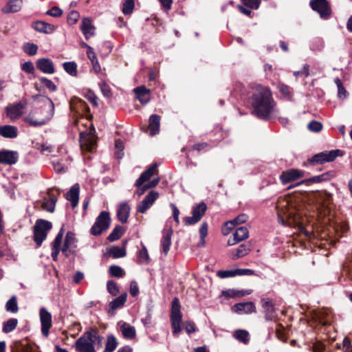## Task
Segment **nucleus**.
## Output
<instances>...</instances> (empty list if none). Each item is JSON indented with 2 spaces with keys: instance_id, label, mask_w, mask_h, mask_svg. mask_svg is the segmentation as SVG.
Listing matches in <instances>:
<instances>
[{
  "instance_id": "25",
  "label": "nucleus",
  "mask_w": 352,
  "mask_h": 352,
  "mask_svg": "<svg viewBox=\"0 0 352 352\" xmlns=\"http://www.w3.org/2000/svg\"><path fill=\"white\" fill-rule=\"evenodd\" d=\"M80 186L78 184H74L66 194V199L71 201L72 207L75 208L78 203Z\"/></svg>"
},
{
  "instance_id": "62",
  "label": "nucleus",
  "mask_w": 352,
  "mask_h": 352,
  "mask_svg": "<svg viewBox=\"0 0 352 352\" xmlns=\"http://www.w3.org/2000/svg\"><path fill=\"white\" fill-rule=\"evenodd\" d=\"M327 314L325 311H320L316 314V317L318 318L319 322L324 326L329 325L330 324L329 320H324V316Z\"/></svg>"
},
{
  "instance_id": "42",
  "label": "nucleus",
  "mask_w": 352,
  "mask_h": 352,
  "mask_svg": "<svg viewBox=\"0 0 352 352\" xmlns=\"http://www.w3.org/2000/svg\"><path fill=\"white\" fill-rule=\"evenodd\" d=\"M63 68L65 71L72 76H77V65L74 62L64 63Z\"/></svg>"
},
{
  "instance_id": "38",
  "label": "nucleus",
  "mask_w": 352,
  "mask_h": 352,
  "mask_svg": "<svg viewBox=\"0 0 352 352\" xmlns=\"http://www.w3.org/2000/svg\"><path fill=\"white\" fill-rule=\"evenodd\" d=\"M18 320L16 318H10L3 323V331L6 333H10L16 329Z\"/></svg>"
},
{
  "instance_id": "27",
  "label": "nucleus",
  "mask_w": 352,
  "mask_h": 352,
  "mask_svg": "<svg viewBox=\"0 0 352 352\" xmlns=\"http://www.w3.org/2000/svg\"><path fill=\"white\" fill-rule=\"evenodd\" d=\"M80 29L86 39H88L94 34V27L89 19H84L82 21Z\"/></svg>"
},
{
  "instance_id": "55",
  "label": "nucleus",
  "mask_w": 352,
  "mask_h": 352,
  "mask_svg": "<svg viewBox=\"0 0 352 352\" xmlns=\"http://www.w3.org/2000/svg\"><path fill=\"white\" fill-rule=\"evenodd\" d=\"M338 348L342 349L344 352H352V346L351 341L348 338H344L342 345H338Z\"/></svg>"
},
{
  "instance_id": "48",
  "label": "nucleus",
  "mask_w": 352,
  "mask_h": 352,
  "mask_svg": "<svg viewBox=\"0 0 352 352\" xmlns=\"http://www.w3.org/2000/svg\"><path fill=\"white\" fill-rule=\"evenodd\" d=\"M109 273L111 276L121 278L124 275L123 270L118 265H111L109 267Z\"/></svg>"
},
{
  "instance_id": "7",
  "label": "nucleus",
  "mask_w": 352,
  "mask_h": 352,
  "mask_svg": "<svg viewBox=\"0 0 352 352\" xmlns=\"http://www.w3.org/2000/svg\"><path fill=\"white\" fill-rule=\"evenodd\" d=\"M207 209L206 204L204 202H201L195 208H193L192 217H186L184 219V221L188 226L197 223L201 220Z\"/></svg>"
},
{
  "instance_id": "51",
  "label": "nucleus",
  "mask_w": 352,
  "mask_h": 352,
  "mask_svg": "<svg viewBox=\"0 0 352 352\" xmlns=\"http://www.w3.org/2000/svg\"><path fill=\"white\" fill-rule=\"evenodd\" d=\"M199 234L201 236V241L199 245H204L205 243V238L208 234V224L206 222L202 223L199 228Z\"/></svg>"
},
{
  "instance_id": "63",
  "label": "nucleus",
  "mask_w": 352,
  "mask_h": 352,
  "mask_svg": "<svg viewBox=\"0 0 352 352\" xmlns=\"http://www.w3.org/2000/svg\"><path fill=\"white\" fill-rule=\"evenodd\" d=\"M46 14L54 17H58L62 15L63 10L58 7L55 6L53 7L51 10H47Z\"/></svg>"
},
{
  "instance_id": "12",
  "label": "nucleus",
  "mask_w": 352,
  "mask_h": 352,
  "mask_svg": "<svg viewBox=\"0 0 352 352\" xmlns=\"http://www.w3.org/2000/svg\"><path fill=\"white\" fill-rule=\"evenodd\" d=\"M158 197L159 193L157 191L151 190L138 205L137 212L142 214L145 213L153 206Z\"/></svg>"
},
{
  "instance_id": "13",
  "label": "nucleus",
  "mask_w": 352,
  "mask_h": 352,
  "mask_svg": "<svg viewBox=\"0 0 352 352\" xmlns=\"http://www.w3.org/2000/svg\"><path fill=\"white\" fill-rule=\"evenodd\" d=\"M340 152V150H333L329 152H322L312 157L310 160H309V162L322 164L324 162H331L336 158Z\"/></svg>"
},
{
  "instance_id": "33",
  "label": "nucleus",
  "mask_w": 352,
  "mask_h": 352,
  "mask_svg": "<svg viewBox=\"0 0 352 352\" xmlns=\"http://www.w3.org/2000/svg\"><path fill=\"white\" fill-rule=\"evenodd\" d=\"M263 306L265 311V318L269 320H274L276 315L272 302L270 300L265 301Z\"/></svg>"
},
{
  "instance_id": "1",
  "label": "nucleus",
  "mask_w": 352,
  "mask_h": 352,
  "mask_svg": "<svg viewBox=\"0 0 352 352\" xmlns=\"http://www.w3.org/2000/svg\"><path fill=\"white\" fill-rule=\"evenodd\" d=\"M250 102L253 115L260 119L268 120L276 112V102L267 87L261 85L254 87Z\"/></svg>"
},
{
  "instance_id": "41",
  "label": "nucleus",
  "mask_w": 352,
  "mask_h": 352,
  "mask_svg": "<svg viewBox=\"0 0 352 352\" xmlns=\"http://www.w3.org/2000/svg\"><path fill=\"white\" fill-rule=\"evenodd\" d=\"M234 337L237 340L247 344L249 341V333L245 330H237L234 333Z\"/></svg>"
},
{
  "instance_id": "29",
  "label": "nucleus",
  "mask_w": 352,
  "mask_h": 352,
  "mask_svg": "<svg viewBox=\"0 0 352 352\" xmlns=\"http://www.w3.org/2000/svg\"><path fill=\"white\" fill-rule=\"evenodd\" d=\"M17 128L14 126L4 125L0 126V135L6 138H14L17 136Z\"/></svg>"
},
{
  "instance_id": "23",
  "label": "nucleus",
  "mask_w": 352,
  "mask_h": 352,
  "mask_svg": "<svg viewBox=\"0 0 352 352\" xmlns=\"http://www.w3.org/2000/svg\"><path fill=\"white\" fill-rule=\"evenodd\" d=\"M118 324L120 325L122 335L124 338L131 340L135 337L136 331L134 327L122 321H120Z\"/></svg>"
},
{
  "instance_id": "31",
  "label": "nucleus",
  "mask_w": 352,
  "mask_h": 352,
  "mask_svg": "<svg viewBox=\"0 0 352 352\" xmlns=\"http://www.w3.org/2000/svg\"><path fill=\"white\" fill-rule=\"evenodd\" d=\"M160 117L156 114L149 118L148 131L151 135H155L160 130Z\"/></svg>"
},
{
  "instance_id": "28",
  "label": "nucleus",
  "mask_w": 352,
  "mask_h": 352,
  "mask_svg": "<svg viewBox=\"0 0 352 352\" xmlns=\"http://www.w3.org/2000/svg\"><path fill=\"white\" fill-rule=\"evenodd\" d=\"M33 28L36 31L45 34H51L55 30L54 26L52 24L41 21L35 22Z\"/></svg>"
},
{
  "instance_id": "20",
  "label": "nucleus",
  "mask_w": 352,
  "mask_h": 352,
  "mask_svg": "<svg viewBox=\"0 0 352 352\" xmlns=\"http://www.w3.org/2000/svg\"><path fill=\"white\" fill-rule=\"evenodd\" d=\"M37 68L45 74H52L55 69L53 62L49 58H41L36 61Z\"/></svg>"
},
{
  "instance_id": "9",
  "label": "nucleus",
  "mask_w": 352,
  "mask_h": 352,
  "mask_svg": "<svg viewBox=\"0 0 352 352\" xmlns=\"http://www.w3.org/2000/svg\"><path fill=\"white\" fill-rule=\"evenodd\" d=\"M80 144L82 148L92 151L96 144V138L91 131L80 133Z\"/></svg>"
},
{
  "instance_id": "34",
  "label": "nucleus",
  "mask_w": 352,
  "mask_h": 352,
  "mask_svg": "<svg viewBox=\"0 0 352 352\" xmlns=\"http://www.w3.org/2000/svg\"><path fill=\"white\" fill-rule=\"evenodd\" d=\"M287 206V203L285 202V201H283L282 204H279L278 206H277V210H278V219H279V221H281L282 223H285L284 222V216H285V217H292V212H290L289 210H284L283 209H281L280 210V208L282 207H285Z\"/></svg>"
},
{
  "instance_id": "30",
  "label": "nucleus",
  "mask_w": 352,
  "mask_h": 352,
  "mask_svg": "<svg viewBox=\"0 0 352 352\" xmlns=\"http://www.w3.org/2000/svg\"><path fill=\"white\" fill-rule=\"evenodd\" d=\"M22 0H10L6 6L2 9L4 13H14L19 11L21 8Z\"/></svg>"
},
{
  "instance_id": "8",
  "label": "nucleus",
  "mask_w": 352,
  "mask_h": 352,
  "mask_svg": "<svg viewBox=\"0 0 352 352\" xmlns=\"http://www.w3.org/2000/svg\"><path fill=\"white\" fill-rule=\"evenodd\" d=\"M76 351L79 352H96L93 340L91 339L88 332L79 338L75 343Z\"/></svg>"
},
{
  "instance_id": "54",
  "label": "nucleus",
  "mask_w": 352,
  "mask_h": 352,
  "mask_svg": "<svg viewBox=\"0 0 352 352\" xmlns=\"http://www.w3.org/2000/svg\"><path fill=\"white\" fill-rule=\"evenodd\" d=\"M217 275L221 278H226L228 277H233L236 276V270H219L217 272Z\"/></svg>"
},
{
  "instance_id": "18",
  "label": "nucleus",
  "mask_w": 352,
  "mask_h": 352,
  "mask_svg": "<svg viewBox=\"0 0 352 352\" xmlns=\"http://www.w3.org/2000/svg\"><path fill=\"white\" fill-rule=\"evenodd\" d=\"M17 160V152L8 150L0 151V164L12 165L14 164Z\"/></svg>"
},
{
  "instance_id": "3",
  "label": "nucleus",
  "mask_w": 352,
  "mask_h": 352,
  "mask_svg": "<svg viewBox=\"0 0 352 352\" xmlns=\"http://www.w3.org/2000/svg\"><path fill=\"white\" fill-rule=\"evenodd\" d=\"M63 228L56 235L52 245V257L54 261H56L58 255L61 250L66 256H68V251L70 248L76 247V238L74 233L68 232L66 234L65 243L62 248L60 245L63 239Z\"/></svg>"
},
{
  "instance_id": "64",
  "label": "nucleus",
  "mask_w": 352,
  "mask_h": 352,
  "mask_svg": "<svg viewBox=\"0 0 352 352\" xmlns=\"http://www.w3.org/2000/svg\"><path fill=\"white\" fill-rule=\"evenodd\" d=\"M52 166L56 173H63L67 169V168L58 161H53Z\"/></svg>"
},
{
  "instance_id": "43",
  "label": "nucleus",
  "mask_w": 352,
  "mask_h": 352,
  "mask_svg": "<svg viewBox=\"0 0 352 352\" xmlns=\"http://www.w3.org/2000/svg\"><path fill=\"white\" fill-rule=\"evenodd\" d=\"M117 346V341L113 336H109L104 352H113Z\"/></svg>"
},
{
  "instance_id": "50",
  "label": "nucleus",
  "mask_w": 352,
  "mask_h": 352,
  "mask_svg": "<svg viewBox=\"0 0 352 352\" xmlns=\"http://www.w3.org/2000/svg\"><path fill=\"white\" fill-rule=\"evenodd\" d=\"M134 9V0H125L123 3L122 12L124 14L132 13Z\"/></svg>"
},
{
  "instance_id": "32",
  "label": "nucleus",
  "mask_w": 352,
  "mask_h": 352,
  "mask_svg": "<svg viewBox=\"0 0 352 352\" xmlns=\"http://www.w3.org/2000/svg\"><path fill=\"white\" fill-rule=\"evenodd\" d=\"M130 212V207L126 203H122L120 204L118 211L117 216L122 223H126L127 221Z\"/></svg>"
},
{
  "instance_id": "45",
  "label": "nucleus",
  "mask_w": 352,
  "mask_h": 352,
  "mask_svg": "<svg viewBox=\"0 0 352 352\" xmlns=\"http://www.w3.org/2000/svg\"><path fill=\"white\" fill-rule=\"evenodd\" d=\"M327 179H328V175L322 174L321 175L314 176L309 179L302 180L300 182L298 183L297 186L302 184L307 183V182L319 183V182H321L323 181H326Z\"/></svg>"
},
{
  "instance_id": "5",
  "label": "nucleus",
  "mask_w": 352,
  "mask_h": 352,
  "mask_svg": "<svg viewBox=\"0 0 352 352\" xmlns=\"http://www.w3.org/2000/svg\"><path fill=\"white\" fill-rule=\"evenodd\" d=\"M110 221L109 213L107 211L101 212L91 228V233L94 236L100 235L103 231L109 228Z\"/></svg>"
},
{
  "instance_id": "4",
  "label": "nucleus",
  "mask_w": 352,
  "mask_h": 352,
  "mask_svg": "<svg viewBox=\"0 0 352 352\" xmlns=\"http://www.w3.org/2000/svg\"><path fill=\"white\" fill-rule=\"evenodd\" d=\"M181 306L179 299L175 298L172 301L171 313H170V322L173 327V333L175 336L178 335L181 331V322L182 314L181 312Z\"/></svg>"
},
{
  "instance_id": "46",
  "label": "nucleus",
  "mask_w": 352,
  "mask_h": 352,
  "mask_svg": "<svg viewBox=\"0 0 352 352\" xmlns=\"http://www.w3.org/2000/svg\"><path fill=\"white\" fill-rule=\"evenodd\" d=\"M138 262L147 263L149 261V255L146 248L142 245V248L139 251L138 254Z\"/></svg>"
},
{
  "instance_id": "56",
  "label": "nucleus",
  "mask_w": 352,
  "mask_h": 352,
  "mask_svg": "<svg viewBox=\"0 0 352 352\" xmlns=\"http://www.w3.org/2000/svg\"><path fill=\"white\" fill-rule=\"evenodd\" d=\"M278 89L279 91L287 99H290L292 97V93L290 91V88L283 84H280L278 86Z\"/></svg>"
},
{
  "instance_id": "17",
  "label": "nucleus",
  "mask_w": 352,
  "mask_h": 352,
  "mask_svg": "<svg viewBox=\"0 0 352 352\" xmlns=\"http://www.w3.org/2000/svg\"><path fill=\"white\" fill-rule=\"evenodd\" d=\"M234 238L228 241V245H234L249 236V230L246 226H241L236 229L233 234Z\"/></svg>"
},
{
  "instance_id": "35",
  "label": "nucleus",
  "mask_w": 352,
  "mask_h": 352,
  "mask_svg": "<svg viewBox=\"0 0 352 352\" xmlns=\"http://www.w3.org/2000/svg\"><path fill=\"white\" fill-rule=\"evenodd\" d=\"M109 256L114 258H118L124 257L126 255L125 248H119L118 246H113L109 250Z\"/></svg>"
},
{
  "instance_id": "10",
  "label": "nucleus",
  "mask_w": 352,
  "mask_h": 352,
  "mask_svg": "<svg viewBox=\"0 0 352 352\" xmlns=\"http://www.w3.org/2000/svg\"><path fill=\"white\" fill-rule=\"evenodd\" d=\"M25 106L26 102L22 101L9 104L6 107L7 116L12 120L19 118L22 116Z\"/></svg>"
},
{
  "instance_id": "6",
  "label": "nucleus",
  "mask_w": 352,
  "mask_h": 352,
  "mask_svg": "<svg viewBox=\"0 0 352 352\" xmlns=\"http://www.w3.org/2000/svg\"><path fill=\"white\" fill-rule=\"evenodd\" d=\"M52 227V223L44 219L37 220L34 226V241L40 246Z\"/></svg>"
},
{
  "instance_id": "52",
  "label": "nucleus",
  "mask_w": 352,
  "mask_h": 352,
  "mask_svg": "<svg viewBox=\"0 0 352 352\" xmlns=\"http://www.w3.org/2000/svg\"><path fill=\"white\" fill-rule=\"evenodd\" d=\"M107 290L112 296H117L119 294V289L116 283L113 280H109L107 283Z\"/></svg>"
},
{
  "instance_id": "60",
  "label": "nucleus",
  "mask_w": 352,
  "mask_h": 352,
  "mask_svg": "<svg viewBox=\"0 0 352 352\" xmlns=\"http://www.w3.org/2000/svg\"><path fill=\"white\" fill-rule=\"evenodd\" d=\"M322 125L320 122L317 121H311L308 124V129L311 131L319 132L322 130Z\"/></svg>"
},
{
  "instance_id": "37",
  "label": "nucleus",
  "mask_w": 352,
  "mask_h": 352,
  "mask_svg": "<svg viewBox=\"0 0 352 352\" xmlns=\"http://www.w3.org/2000/svg\"><path fill=\"white\" fill-rule=\"evenodd\" d=\"M331 200V196L327 192H320L317 198L318 202L323 208H328Z\"/></svg>"
},
{
  "instance_id": "59",
  "label": "nucleus",
  "mask_w": 352,
  "mask_h": 352,
  "mask_svg": "<svg viewBox=\"0 0 352 352\" xmlns=\"http://www.w3.org/2000/svg\"><path fill=\"white\" fill-rule=\"evenodd\" d=\"M36 148L43 153H52L54 150L51 145L39 143L36 144Z\"/></svg>"
},
{
  "instance_id": "58",
  "label": "nucleus",
  "mask_w": 352,
  "mask_h": 352,
  "mask_svg": "<svg viewBox=\"0 0 352 352\" xmlns=\"http://www.w3.org/2000/svg\"><path fill=\"white\" fill-rule=\"evenodd\" d=\"M243 3L252 9H258L261 0H241Z\"/></svg>"
},
{
  "instance_id": "36",
  "label": "nucleus",
  "mask_w": 352,
  "mask_h": 352,
  "mask_svg": "<svg viewBox=\"0 0 352 352\" xmlns=\"http://www.w3.org/2000/svg\"><path fill=\"white\" fill-rule=\"evenodd\" d=\"M56 199L54 197L45 198L42 203V208L50 212H54Z\"/></svg>"
},
{
  "instance_id": "47",
  "label": "nucleus",
  "mask_w": 352,
  "mask_h": 352,
  "mask_svg": "<svg viewBox=\"0 0 352 352\" xmlns=\"http://www.w3.org/2000/svg\"><path fill=\"white\" fill-rule=\"evenodd\" d=\"M87 332L91 339L93 340L94 345L98 344L99 346H101L103 338L99 336L98 333L94 329H91L89 331Z\"/></svg>"
},
{
  "instance_id": "39",
  "label": "nucleus",
  "mask_w": 352,
  "mask_h": 352,
  "mask_svg": "<svg viewBox=\"0 0 352 352\" xmlns=\"http://www.w3.org/2000/svg\"><path fill=\"white\" fill-rule=\"evenodd\" d=\"M250 252V249L244 244L241 245L235 251L232 253V258L236 260L239 258L243 257L247 255Z\"/></svg>"
},
{
  "instance_id": "19",
  "label": "nucleus",
  "mask_w": 352,
  "mask_h": 352,
  "mask_svg": "<svg viewBox=\"0 0 352 352\" xmlns=\"http://www.w3.org/2000/svg\"><path fill=\"white\" fill-rule=\"evenodd\" d=\"M232 309L233 311L242 314H249L256 311L255 305L252 302H245L235 304Z\"/></svg>"
},
{
  "instance_id": "24",
  "label": "nucleus",
  "mask_w": 352,
  "mask_h": 352,
  "mask_svg": "<svg viewBox=\"0 0 352 352\" xmlns=\"http://www.w3.org/2000/svg\"><path fill=\"white\" fill-rule=\"evenodd\" d=\"M134 93L138 100L142 104H146L150 100V90L144 86H140L133 89Z\"/></svg>"
},
{
  "instance_id": "44",
  "label": "nucleus",
  "mask_w": 352,
  "mask_h": 352,
  "mask_svg": "<svg viewBox=\"0 0 352 352\" xmlns=\"http://www.w3.org/2000/svg\"><path fill=\"white\" fill-rule=\"evenodd\" d=\"M6 308L8 311L16 313L18 311V305L16 302V297L13 296L6 305Z\"/></svg>"
},
{
  "instance_id": "16",
  "label": "nucleus",
  "mask_w": 352,
  "mask_h": 352,
  "mask_svg": "<svg viewBox=\"0 0 352 352\" xmlns=\"http://www.w3.org/2000/svg\"><path fill=\"white\" fill-rule=\"evenodd\" d=\"M304 173L302 170L297 169H289L282 173V174L280 175V179L282 184H286L300 177H302Z\"/></svg>"
},
{
  "instance_id": "61",
  "label": "nucleus",
  "mask_w": 352,
  "mask_h": 352,
  "mask_svg": "<svg viewBox=\"0 0 352 352\" xmlns=\"http://www.w3.org/2000/svg\"><path fill=\"white\" fill-rule=\"evenodd\" d=\"M248 219V217L245 214H241L230 221L232 222L234 226L236 225L245 223Z\"/></svg>"
},
{
  "instance_id": "26",
  "label": "nucleus",
  "mask_w": 352,
  "mask_h": 352,
  "mask_svg": "<svg viewBox=\"0 0 352 352\" xmlns=\"http://www.w3.org/2000/svg\"><path fill=\"white\" fill-rule=\"evenodd\" d=\"M172 234L173 230L171 229H168L163 232V236L161 239V247L165 255H167L170 250Z\"/></svg>"
},
{
  "instance_id": "2",
  "label": "nucleus",
  "mask_w": 352,
  "mask_h": 352,
  "mask_svg": "<svg viewBox=\"0 0 352 352\" xmlns=\"http://www.w3.org/2000/svg\"><path fill=\"white\" fill-rule=\"evenodd\" d=\"M41 102L44 104L42 108L31 111L23 118L26 123L34 127L44 125L53 118L54 114V104L50 98L41 96Z\"/></svg>"
},
{
  "instance_id": "11",
  "label": "nucleus",
  "mask_w": 352,
  "mask_h": 352,
  "mask_svg": "<svg viewBox=\"0 0 352 352\" xmlns=\"http://www.w3.org/2000/svg\"><path fill=\"white\" fill-rule=\"evenodd\" d=\"M158 197L159 193L157 191L151 190L138 205L137 212L142 214L145 213L153 206Z\"/></svg>"
},
{
  "instance_id": "53",
  "label": "nucleus",
  "mask_w": 352,
  "mask_h": 352,
  "mask_svg": "<svg viewBox=\"0 0 352 352\" xmlns=\"http://www.w3.org/2000/svg\"><path fill=\"white\" fill-rule=\"evenodd\" d=\"M39 80L49 90L54 91L56 89V86L51 80L45 77H41L39 78Z\"/></svg>"
},
{
  "instance_id": "40",
  "label": "nucleus",
  "mask_w": 352,
  "mask_h": 352,
  "mask_svg": "<svg viewBox=\"0 0 352 352\" xmlns=\"http://www.w3.org/2000/svg\"><path fill=\"white\" fill-rule=\"evenodd\" d=\"M124 231L122 229V227L120 226H117L113 231L111 232V234L108 236L107 239L113 242L118 239H119L122 235L123 234Z\"/></svg>"
},
{
  "instance_id": "21",
  "label": "nucleus",
  "mask_w": 352,
  "mask_h": 352,
  "mask_svg": "<svg viewBox=\"0 0 352 352\" xmlns=\"http://www.w3.org/2000/svg\"><path fill=\"white\" fill-rule=\"evenodd\" d=\"M126 298L127 294L124 292L111 301L109 304V313L113 315L116 309L122 308L126 302Z\"/></svg>"
},
{
  "instance_id": "14",
  "label": "nucleus",
  "mask_w": 352,
  "mask_h": 352,
  "mask_svg": "<svg viewBox=\"0 0 352 352\" xmlns=\"http://www.w3.org/2000/svg\"><path fill=\"white\" fill-rule=\"evenodd\" d=\"M310 6L318 12L322 18H327L330 15V9L326 0H311Z\"/></svg>"
},
{
  "instance_id": "22",
  "label": "nucleus",
  "mask_w": 352,
  "mask_h": 352,
  "mask_svg": "<svg viewBox=\"0 0 352 352\" xmlns=\"http://www.w3.org/2000/svg\"><path fill=\"white\" fill-rule=\"evenodd\" d=\"M157 164H152L146 170L142 173L140 177L135 182V186L140 187L144 182H147L151 176H153L157 170Z\"/></svg>"
},
{
  "instance_id": "57",
  "label": "nucleus",
  "mask_w": 352,
  "mask_h": 352,
  "mask_svg": "<svg viewBox=\"0 0 352 352\" xmlns=\"http://www.w3.org/2000/svg\"><path fill=\"white\" fill-rule=\"evenodd\" d=\"M283 330H284V328L283 326H281L280 324H276L275 333H276L277 338L283 342H285L286 338L284 335Z\"/></svg>"
},
{
  "instance_id": "15",
  "label": "nucleus",
  "mask_w": 352,
  "mask_h": 352,
  "mask_svg": "<svg viewBox=\"0 0 352 352\" xmlns=\"http://www.w3.org/2000/svg\"><path fill=\"white\" fill-rule=\"evenodd\" d=\"M40 320L41 322V332L45 337L49 335V330L52 327V315L45 308L40 309Z\"/></svg>"
},
{
  "instance_id": "49",
  "label": "nucleus",
  "mask_w": 352,
  "mask_h": 352,
  "mask_svg": "<svg viewBox=\"0 0 352 352\" xmlns=\"http://www.w3.org/2000/svg\"><path fill=\"white\" fill-rule=\"evenodd\" d=\"M24 52L30 56H34L36 54L38 46L34 43H26L23 45Z\"/></svg>"
}]
</instances>
